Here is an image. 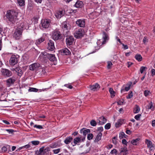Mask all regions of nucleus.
Masks as SVG:
<instances>
[{"mask_svg":"<svg viewBox=\"0 0 155 155\" xmlns=\"http://www.w3.org/2000/svg\"><path fill=\"white\" fill-rule=\"evenodd\" d=\"M18 12L14 10H9L7 11L6 17L8 20L13 24L18 20Z\"/></svg>","mask_w":155,"mask_h":155,"instance_id":"f257e3e1","label":"nucleus"},{"mask_svg":"<svg viewBox=\"0 0 155 155\" xmlns=\"http://www.w3.org/2000/svg\"><path fill=\"white\" fill-rule=\"evenodd\" d=\"M25 25L23 23H21L18 25L17 28L14 34V37L16 39H19L22 35V32L24 29Z\"/></svg>","mask_w":155,"mask_h":155,"instance_id":"f03ea898","label":"nucleus"},{"mask_svg":"<svg viewBox=\"0 0 155 155\" xmlns=\"http://www.w3.org/2000/svg\"><path fill=\"white\" fill-rule=\"evenodd\" d=\"M40 56L44 59H46L48 58L51 61L54 62L56 61V58L54 54H48L45 51L41 52L40 55Z\"/></svg>","mask_w":155,"mask_h":155,"instance_id":"7ed1b4c3","label":"nucleus"},{"mask_svg":"<svg viewBox=\"0 0 155 155\" xmlns=\"http://www.w3.org/2000/svg\"><path fill=\"white\" fill-rule=\"evenodd\" d=\"M52 37L54 40L56 41L61 39L63 35L59 31H54L52 33Z\"/></svg>","mask_w":155,"mask_h":155,"instance_id":"20e7f679","label":"nucleus"},{"mask_svg":"<svg viewBox=\"0 0 155 155\" xmlns=\"http://www.w3.org/2000/svg\"><path fill=\"white\" fill-rule=\"evenodd\" d=\"M109 39V37L108 35L105 33L104 32L103 38L101 40H100L97 42V44L100 45L101 43V45L105 44Z\"/></svg>","mask_w":155,"mask_h":155,"instance_id":"39448f33","label":"nucleus"},{"mask_svg":"<svg viewBox=\"0 0 155 155\" xmlns=\"http://www.w3.org/2000/svg\"><path fill=\"white\" fill-rule=\"evenodd\" d=\"M18 60L19 57L18 56L12 55L9 60L10 64L11 65H15L18 62Z\"/></svg>","mask_w":155,"mask_h":155,"instance_id":"423d86ee","label":"nucleus"},{"mask_svg":"<svg viewBox=\"0 0 155 155\" xmlns=\"http://www.w3.org/2000/svg\"><path fill=\"white\" fill-rule=\"evenodd\" d=\"M2 74L4 77H9L12 75L11 71L5 68H2L1 70Z\"/></svg>","mask_w":155,"mask_h":155,"instance_id":"0eeeda50","label":"nucleus"},{"mask_svg":"<svg viewBox=\"0 0 155 155\" xmlns=\"http://www.w3.org/2000/svg\"><path fill=\"white\" fill-rule=\"evenodd\" d=\"M50 23V21L49 20L46 19L41 20V24L43 28H46L49 27Z\"/></svg>","mask_w":155,"mask_h":155,"instance_id":"6e6552de","label":"nucleus"},{"mask_svg":"<svg viewBox=\"0 0 155 155\" xmlns=\"http://www.w3.org/2000/svg\"><path fill=\"white\" fill-rule=\"evenodd\" d=\"M16 81V78L14 77L9 78L6 80V85L8 87H9L13 85Z\"/></svg>","mask_w":155,"mask_h":155,"instance_id":"1a4fd4ad","label":"nucleus"},{"mask_svg":"<svg viewBox=\"0 0 155 155\" xmlns=\"http://www.w3.org/2000/svg\"><path fill=\"white\" fill-rule=\"evenodd\" d=\"M74 36L77 38H80L83 35V31L82 29H80L76 31L74 33Z\"/></svg>","mask_w":155,"mask_h":155,"instance_id":"9d476101","label":"nucleus"},{"mask_svg":"<svg viewBox=\"0 0 155 155\" xmlns=\"http://www.w3.org/2000/svg\"><path fill=\"white\" fill-rule=\"evenodd\" d=\"M40 67V65L39 63H35L29 66V69L31 71H36Z\"/></svg>","mask_w":155,"mask_h":155,"instance_id":"9b49d317","label":"nucleus"},{"mask_svg":"<svg viewBox=\"0 0 155 155\" xmlns=\"http://www.w3.org/2000/svg\"><path fill=\"white\" fill-rule=\"evenodd\" d=\"M55 48L54 43L53 41L50 40L48 43L47 49L51 51H53Z\"/></svg>","mask_w":155,"mask_h":155,"instance_id":"f8f14e48","label":"nucleus"},{"mask_svg":"<svg viewBox=\"0 0 155 155\" xmlns=\"http://www.w3.org/2000/svg\"><path fill=\"white\" fill-rule=\"evenodd\" d=\"M65 14V12L64 10L57 11L55 13V16L57 18H60L64 16Z\"/></svg>","mask_w":155,"mask_h":155,"instance_id":"ddd939ff","label":"nucleus"},{"mask_svg":"<svg viewBox=\"0 0 155 155\" xmlns=\"http://www.w3.org/2000/svg\"><path fill=\"white\" fill-rule=\"evenodd\" d=\"M131 84H124L122 87L121 89V93H122L125 91H128L130 88Z\"/></svg>","mask_w":155,"mask_h":155,"instance_id":"4468645a","label":"nucleus"},{"mask_svg":"<svg viewBox=\"0 0 155 155\" xmlns=\"http://www.w3.org/2000/svg\"><path fill=\"white\" fill-rule=\"evenodd\" d=\"M74 41V38L73 36H68L66 39V42L67 45H71Z\"/></svg>","mask_w":155,"mask_h":155,"instance_id":"2eb2a0df","label":"nucleus"},{"mask_svg":"<svg viewBox=\"0 0 155 155\" xmlns=\"http://www.w3.org/2000/svg\"><path fill=\"white\" fill-rule=\"evenodd\" d=\"M76 24L80 27L84 28L85 26V21L84 19H78L76 21Z\"/></svg>","mask_w":155,"mask_h":155,"instance_id":"dca6fc26","label":"nucleus"},{"mask_svg":"<svg viewBox=\"0 0 155 155\" xmlns=\"http://www.w3.org/2000/svg\"><path fill=\"white\" fill-rule=\"evenodd\" d=\"M145 143L147 144V147L149 148L150 150L152 151L154 150V146L152 144L151 141L148 140L146 139Z\"/></svg>","mask_w":155,"mask_h":155,"instance_id":"f3484780","label":"nucleus"},{"mask_svg":"<svg viewBox=\"0 0 155 155\" xmlns=\"http://www.w3.org/2000/svg\"><path fill=\"white\" fill-rule=\"evenodd\" d=\"M11 70L13 71H15L18 74V76L21 77L22 76L23 74V72L22 71L20 67H17L15 68H12Z\"/></svg>","mask_w":155,"mask_h":155,"instance_id":"a211bd4d","label":"nucleus"},{"mask_svg":"<svg viewBox=\"0 0 155 155\" xmlns=\"http://www.w3.org/2000/svg\"><path fill=\"white\" fill-rule=\"evenodd\" d=\"M62 28L64 29V31H66V32L67 33L68 31V29L70 28V25L66 21H64L63 23Z\"/></svg>","mask_w":155,"mask_h":155,"instance_id":"6ab92c4d","label":"nucleus"},{"mask_svg":"<svg viewBox=\"0 0 155 155\" xmlns=\"http://www.w3.org/2000/svg\"><path fill=\"white\" fill-rule=\"evenodd\" d=\"M100 88V86L97 83H96L93 85H91L90 86V90L93 91H96L97 89H98Z\"/></svg>","mask_w":155,"mask_h":155,"instance_id":"aec40b11","label":"nucleus"},{"mask_svg":"<svg viewBox=\"0 0 155 155\" xmlns=\"http://www.w3.org/2000/svg\"><path fill=\"white\" fill-rule=\"evenodd\" d=\"M98 123L102 125L106 122V119L103 116L100 117L98 120Z\"/></svg>","mask_w":155,"mask_h":155,"instance_id":"412c9836","label":"nucleus"},{"mask_svg":"<svg viewBox=\"0 0 155 155\" xmlns=\"http://www.w3.org/2000/svg\"><path fill=\"white\" fill-rule=\"evenodd\" d=\"M90 130L89 129H86L84 128L81 129L80 130V133L81 134H83V135L84 136H85L88 133H90Z\"/></svg>","mask_w":155,"mask_h":155,"instance_id":"4be33fe9","label":"nucleus"},{"mask_svg":"<svg viewBox=\"0 0 155 155\" xmlns=\"http://www.w3.org/2000/svg\"><path fill=\"white\" fill-rule=\"evenodd\" d=\"M124 122V120L122 119L118 120L117 122L115 123V126L116 127H118L121 126Z\"/></svg>","mask_w":155,"mask_h":155,"instance_id":"5701e85b","label":"nucleus"},{"mask_svg":"<svg viewBox=\"0 0 155 155\" xmlns=\"http://www.w3.org/2000/svg\"><path fill=\"white\" fill-rule=\"evenodd\" d=\"M83 5V2L81 1H78L76 2L74 6L77 8H81Z\"/></svg>","mask_w":155,"mask_h":155,"instance_id":"b1692460","label":"nucleus"},{"mask_svg":"<svg viewBox=\"0 0 155 155\" xmlns=\"http://www.w3.org/2000/svg\"><path fill=\"white\" fill-rule=\"evenodd\" d=\"M45 40V38L43 37H41L40 38L36 40L35 43L37 45H38L42 42H43Z\"/></svg>","mask_w":155,"mask_h":155,"instance_id":"393cba45","label":"nucleus"},{"mask_svg":"<svg viewBox=\"0 0 155 155\" xmlns=\"http://www.w3.org/2000/svg\"><path fill=\"white\" fill-rule=\"evenodd\" d=\"M61 52L64 55H69L71 53L70 51L67 48L62 49Z\"/></svg>","mask_w":155,"mask_h":155,"instance_id":"a878e982","label":"nucleus"},{"mask_svg":"<svg viewBox=\"0 0 155 155\" xmlns=\"http://www.w3.org/2000/svg\"><path fill=\"white\" fill-rule=\"evenodd\" d=\"M49 148L46 147L45 149H44V147H41L39 149V151L38 152V154H41L43 152H45L46 151L49 150Z\"/></svg>","mask_w":155,"mask_h":155,"instance_id":"bb28decb","label":"nucleus"},{"mask_svg":"<svg viewBox=\"0 0 155 155\" xmlns=\"http://www.w3.org/2000/svg\"><path fill=\"white\" fill-rule=\"evenodd\" d=\"M102 136V134L100 132L97 135L95 139L94 140V141L95 142H98L100 140H101V137Z\"/></svg>","mask_w":155,"mask_h":155,"instance_id":"cd10ccee","label":"nucleus"},{"mask_svg":"<svg viewBox=\"0 0 155 155\" xmlns=\"http://www.w3.org/2000/svg\"><path fill=\"white\" fill-rule=\"evenodd\" d=\"M73 138L71 137H67L64 141V142L66 144L70 143L72 140Z\"/></svg>","mask_w":155,"mask_h":155,"instance_id":"c85d7f7f","label":"nucleus"},{"mask_svg":"<svg viewBox=\"0 0 155 155\" xmlns=\"http://www.w3.org/2000/svg\"><path fill=\"white\" fill-rule=\"evenodd\" d=\"M81 141V139L80 138L77 137L75 138L74 140L73 143H72V144L74 146L77 143Z\"/></svg>","mask_w":155,"mask_h":155,"instance_id":"c756f323","label":"nucleus"},{"mask_svg":"<svg viewBox=\"0 0 155 155\" xmlns=\"http://www.w3.org/2000/svg\"><path fill=\"white\" fill-rule=\"evenodd\" d=\"M140 110V109L139 106L136 105L134 108V112L135 113H138L139 112Z\"/></svg>","mask_w":155,"mask_h":155,"instance_id":"7c9ffc66","label":"nucleus"},{"mask_svg":"<svg viewBox=\"0 0 155 155\" xmlns=\"http://www.w3.org/2000/svg\"><path fill=\"white\" fill-rule=\"evenodd\" d=\"M17 3L20 6H23L25 5V1L24 0H17Z\"/></svg>","mask_w":155,"mask_h":155,"instance_id":"2f4dec72","label":"nucleus"},{"mask_svg":"<svg viewBox=\"0 0 155 155\" xmlns=\"http://www.w3.org/2000/svg\"><path fill=\"white\" fill-rule=\"evenodd\" d=\"M135 59L139 61H141L142 60V57L139 54H136L135 57Z\"/></svg>","mask_w":155,"mask_h":155,"instance_id":"473e14b6","label":"nucleus"},{"mask_svg":"<svg viewBox=\"0 0 155 155\" xmlns=\"http://www.w3.org/2000/svg\"><path fill=\"white\" fill-rule=\"evenodd\" d=\"M109 91L110 94L111 96L112 97H113L115 96V92L114 91L112 88H110L109 89Z\"/></svg>","mask_w":155,"mask_h":155,"instance_id":"72a5a7b5","label":"nucleus"},{"mask_svg":"<svg viewBox=\"0 0 155 155\" xmlns=\"http://www.w3.org/2000/svg\"><path fill=\"white\" fill-rule=\"evenodd\" d=\"M147 108L148 109H151L152 110H154V107L153 106L152 102H150L147 105Z\"/></svg>","mask_w":155,"mask_h":155,"instance_id":"f704fd0d","label":"nucleus"},{"mask_svg":"<svg viewBox=\"0 0 155 155\" xmlns=\"http://www.w3.org/2000/svg\"><path fill=\"white\" fill-rule=\"evenodd\" d=\"M140 140L139 138H137L131 141L132 143L134 145H137V142Z\"/></svg>","mask_w":155,"mask_h":155,"instance_id":"c9c22d12","label":"nucleus"},{"mask_svg":"<svg viewBox=\"0 0 155 155\" xmlns=\"http://www.w3.org/2000/svg\"><path fill=\"white\" fill-rule=\"evenodd\" d=\"M127 151V147H125L121 148L120 150V153H126Z\"/></svg>","mask_w":155,"mask_h":155,"instance_id":"e433bc0d","label":"nucleus"},{"mask_svg":"<svg viewBox=\"0 0 155 155\" xmlns=\"http://www.w3.org/2000/svg\"><path fill=\"white\" fill-rule=\"evenodd\" d=\"M38 89H36L35 88L32 87L30 88L28 90V91L29 92H37L38 91Z\"/></svg>","mask_w":155,"mask_h":155,"instance_id":"4c0bfd02","label":"nucleus"},{"mask_svg":"<svg viewBox=\"0 0 155 155\" xmlns=\"http://www.w3.org/2000/svg\"><path fill=\"white\" fill-rule=\"evenodd\" d=\"M133 96V93L132 91H130L129 93L126 97L127 99H130Z\"/></svg>","mask_w":155,"mask_h":155,"instance_id":"58836bf2","label":"nucleus"},{"mask_svg":"<svg viewBox=\"0 0 155 155\" xmlns=\"http://www.w3.org/2000/svg\"><path fill=\"white\" fill-rule=\"evenodd\" d=\"M32 144L35 146L38 145L40 143V142L38 140L32 141H31Z\"/></svg>","mask_w":155,"mask_h":155,"instance_id":"ea45409f","label":"nucleus"},{"mask_svg":"<svg viewBox=\"0 0 155 155\" xmlns=\"http://www.w3.org/2000/svg\"><path fill=\"white\" fill-rule=\"evenodd\" d=\"M107 68L108 69H110L111 68L112 66L113 65L112 63L110 61L107 62Z\"/></svg>","mask_w":155,"mask_h":155,"instance_id":"a19ab883","label":"nucleus"},{"mask_svg":"<svg viewBox=\"0 0 155 155\" xmlns=\"http://www.w3.org/2000/svg\"><path fill=\"white\" fill-rule=\"evenodd\" d=\"M93 135L92 134H89L87 135V139L88 140H90L93 139Z\"/></svg>","mask_w":155,"mask_h":155,"instance_id":"79ce46f5","label":"nucleus"},{"mask_svg":"<svg viewBox=\"0 0 155 155\" xmlns=\"http://www.w3.org/2000/svg\"><path fill=\"white\" fill-rule=\"evenodd\" d=\"M110 124L108 123L105 125L104 127L105 129L108 130L110 128Z\"/></svg>","mask_w":155,"mask_h":155,"instance_id":"37998d69","label":"nucleus"},{"mask_svg":"<svg viewBox=\"0 0 155 155\" xmlns=\"http://www.w3.org/2000/svg\"><path fill=\"white\" fill-rule=\"evenodd\" d=\"M91 125L93 126H95L97 124L96 122L94 120H92L90 122Z\"/></svg>","mask_w":155,"mask_h":155,"instance_id":"c03bdc74","label":"nucleus"},{"mask_svg":"<svg viewBox=\"0 0 155 155\" xmlns=\"http://www.w3.org/2000/svg\"><path fill=\"white\" fill-rule=\"evenodd\" d=\"M126 136L124 132H122L120 133L119 137L120 139H122L124 138V136Z\"/></svg>","mask_w":155,"mask_h":155,"instance_id":"a18cd8bd","label":"nucleus"},{"mask_svg":"<svg viewBox=\"0 0 155 155\" xmlns=\"http://www.w3.org/2000/svg\"><path fill=\"white\" fill-rule=\"evenodd\" d=\"M145 69H147V68L146 67L143 66L141 67L140 69V73L141 74L143 73V72L145 71Z\"/></svg>","mask_w":155,"mask_h":155,"instance_id":"49530a36","label":"nucleus"},{"mask_svg":"<svg viewBox=\"0 0 155 155\" xmlns=\"http://www.w3.org/2000/svg\"><path fill=\"white\" fill-rule=\"evenodd\" d=\"M117 137H113L112 139V142L114 144H117Z\"/></svg>","mask_w":155,"mask_h":155,"instance_id":"de8ad7c7","label":"nucleus"},{"mask_svg":"<svg viewBox=\"0 0 155 155\" xmlns=\"http://www.w3.org/2000/svg\"><path fill=\"white\" fill-rule=\"evenodd\" d=\"M39 71H41L42 74H45L46 73L45 69L44 68H40Z\"/></svg>","mask_w":155,"mask_h":155,"instance_id":"09e8293b","label":"nucleus"},{"mask_svg":"<svg viewBox=\"0 0 155 155\" xmlns=\"http://www.w3.org/2000/svg\"><path fill=\"white\" fill-rule=\"evenodd\" d=\"M117 150L116 149H114L111 151L110 153L111 154H117Z\"/></svg>","mask_w":155,"mask_h":155,"instance_id":"8fccbe9b","label":"nucleus"},{"mask_svg":"<svg viewBox=\"0 0 155 155\" xmlns=\"http://www.w3.org/2000/svg\"><path fill=\"white\" fill-rule=\"evenodd\" d=\"M60 149L59 148L53 150V151L54 154H57L60 151Z\"/></svg>","mask_w":155,"mask_h":155,"instance_id":"3c124183","label":"nucleus"},{"mask_svg":"<svg viewBox=\"0 0 155 155\" xmlns=\"http://www.w3.org/2000/svg\"><path fill=\"white\" fill-rule=\"evenodd\" d=\"M141 114H138L135 116L134 118L137 120H139V118L141 116Z\"/></svg>","mask_w":155,"mask_h":155,"instance_id":"603ef678","label":"nucleus"},{"mask_svg":"<svg viewBox=\"0 0 155 155\" xmlns=\"http://www.w3.org/2000/svg\"><path fill=\"white\" fill-rule=\"evenodd\" d=\"M34 127L35 128H36L38 129H42V127L41 125H35L34 126Z\"/></svg>","mask_w":155,"mask_h":155,"instance_id":"864d4df0","label":"nucleus"},{"mask_svg":"<svg viewBox=\"0 0 155 155\" xmlns=\"http://www.w3.org/2000/svg\"><path fill=\"white\" fill-rule=\"evenodd\" d=\"M149 91L147 90H146L144 92V94L145 96H147L149 94Z\"/></svg>","mask_w":155,"mask_h":155,"instance_id":"5fc2aeb1","label":"nucleus"},{"mask_svg":"<svg viewBox=\"0 0 155 155\" xmlns=\"http://www.w3.org/2000/svg\"><path fill=\"white\" fill-rule=\"evenodd\" d=\"M117 103L118 105H122L124 104V101L122 100H120L118 102H117Z\"/></svg>","mask_w":155,"mask_h":155,"instance_id":"6e6d98bb","label":"nucleus"},{"mask_svg":"<svg viewBox=\"0 0 155 155\" xmlns=\"http://www.w3.org/2000/svg\"><path fill=\"white\" fill-rule=\"evenodd\" d=\"M122 45L123 48L125 49H128V46L127 45H125L124 44L122 43Z\"/></svg>","mask_w":155,"mask_h":155,"instance_id":"4d7b16f0","label":"nucleus"},{"mask_svg":"<svg viewBox=\"0 0 155 155\" xmlns=\"http://www.w3.org/2000/svg\"><path fill=\"white\" fill-rule=\"evenodd\" d=\"M64 86L70 89H72V86L69 84H65Z\"/></svg>","mask_w":155,"mask_h":155,"instance_id":"13d9d810","label":"nucleus"},{"mask_svg":"<svg viewBox=\"0 0 155 155\" xmlns=\"http://www.w3.org/2000/svg\"><path fill=\"white\" fill-rule=\"evenodd\" d=\"M151 75L152 76L155 75V69H152L151 70Z\"/></svg>","mask_w":155,"mask_h":155,"instance_id":"bf43d9fd","label":"nucleus"},{"mask_svg":"<svg viewBox=\"0 0 155 155\" xmlns=\"http://www.w3.org/2000/svg\"><path fill=\"white\" fill-rule=\"evenodd\" d=\"M103 130V129L102 127H100L98 128V131L99 132V133L101 132Z\"/></svg>","mask_w":155,"mask_h":155,"instance_id":"052dcab7","label":"nucleus"},{"mask_svg":"<svg viewBox=\"0 0 155 155\" xmlns=\"http://www.w3.org/2000/svg\"><path fill=\"white\" fill-rule=\"evenodd\" d=\"M24 148L27 149L30 147V146L29 144H27L23 146Z\"/></svg>","mask_w":155,"mask_h":155,"instance_id":"680f3d73","label":"nucleus"},{"mask_svg":"<svg viewBox=\"0 0 155 155\" xmlns=\"http://www.w3.org/2000/svg\"><path fill=\"white\" fill-rule=\"evenodd\" d=\"M122 143L123 144L127 145V141L125 139H124L122 140Z\"/></svg>","mask_w":155,"mask_h":155,"instance_id":"e2e57ef3","label":"nucleus"},{"mask_svg":"<svg viewBox=\"0 0 155 155\" xmlns=\"http://www.w3.org/2000/svg\"><path fill=\"white\" fill-rule=\"evenodd\" d=\"M147 41L148 39L145 37H144L143 39V42L144 43H145L146 42H147Z\"/></svg>","mask_w":155,"mask_h":155,"instance_id":"0e129e2a","label":"nucleus"},{"mask_svg":"<svg viewBox=\"0 0 155 155\" xmlns=\"http://www.w3.org/2000/svg\"><path fill=\"white\" fill-rule=\"evenodd\" d=\"M2 151L4 152H5L7 151V148L6 147H3L2 148Z\"/></svg>","mask_w":155,"mask_h":155,"instance_id":"69168bd1","label":"nucleus"},{"mask_svg":"<svg viewBox=\"0 0 155 155\" xmlns=\"http://www.w3.org/2000/svg\"><path fill=\"white\" fill-rule=\"evenodd\" d=\"M133 64V63H132V62H128L127 63V64H128V65H127V67L128 68H129L130 67L131 65H132Z\"/></svg>","mask_w":155,"mask_h":155,"instance_id":"338daca9","label":"nucleus"},{"mask_svg":"<svg viewBox=\"0 0 155 155\" xmlns=\"http://www.w3.org/2000/svg\"><path fill=\"white\" fill-rule=\"evenodd\" d=\"M126 134H131V131L129 130H127L126 131Z\"/></svg>","mask_w":155,"mask_h":155,"instance_id":"774afa93","label":"nucleus"}]
</instances>
